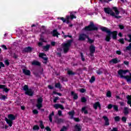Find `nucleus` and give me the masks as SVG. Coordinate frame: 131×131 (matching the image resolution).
<instances>
[{
  "mask_svg": "<svg viewBox=\"0 0 131 131\" xmlns=\"http://www.w3.org/2000/svg\"><path fill=\"white\" fill-rule=\"evenodd\" d=\"M54 115H55V113H54V112H52V113L49 115V118L50 122H53V116H54Z\"/></svg>",
  "mask_w": 131,
  "mask_h": 131,
  "instance_id": "nucleus-25",
  "label": "nucleus"
},
{
  "mask_svg": "<svg viewBox=\"0 0 131 131\" xmlns=\"http://www.w3.org/2000/svg\"><path fill=\"white\" fill-rule=\"evenodd\" d=\"M23 73L25 75H27L28 76H30V74H31L30 70H26L25 69L23 70Z\"/></svg>",
  "mask_w": 131,
  "mask_h": 131,
  "instance_id": "nucleus-13",
  "label": "nucleus"
},
{
  "mask_svg": "<svg viewBox=\"0 0 131 131\" xmlns=\"http://www.w3.org/2000/svg\"><path fill=\"white\" fill-rule=\"evenodd\" d=\"M53 36H57V37H59V36H58V35H60V33H59L57 31V30H54L53 33Z\"/></svg>",
  "mask_w": 131,
  "mask_h": 131,
  "instance_id": "nucleus-27",
  "label": "nucleus"
},
{
  "mask_svg": "<svg viewBox=\"0 0 131 131\" xmlns=\"http://www.w3.org/2000/svg\"><path fill=\"white\" fill-rule=\"evenodd\" d=\"M50 47H51V45H47L46 46H44L43 47V49L45 51H49V50H50Z\"/></svg>",
  "mask_w": 131,
  "mask_h": 131,
  "instance_id": "nucleus-29",
  "label": "nucleus"
},
{
  "mask_svg": "<svg viewBox=\"0 0 131 131\" xmlns=\"http://www.w3.org/2000/svg\"><path fill=\"white\" fill-rule=\"evenodd\" d=\"M72 41H73V40H69L67 43H63L61 45L64 53H66L69 51V48L71 46Z\"/></svg>",
  "mask_w": 131,
  "mask_h": 131,
  "instance_id": "nucleus-2",
  "label": "nucleus"
},
{
  "mask_svg": "<svg viewBox=\"0 0 131 131\" xmlns=\"http://www.w3.org/2000/svg\"><path fill=\"white\" fill-rule=\"evenodd\" d=\"M1 99L2 100H6V99H7V96H6V95H2Z\"/></svg>",
  "mask_w": 131,
  "mask_h": 131,
  "instance_id": "nucleus-52",
  "label": "nucleus"
},
{
  "mask_svg": "<svg viewBox=\"0 0 131 131\" xmlns=\"http://www.w3.org/2000/svg\"><path fill=\"white\" fill-rule=\"evenodd\" d=\"M5 64L6 65H7V66H9V65H10V62H9V61H8V60H5Z\"/></svg>",
  "mask_w": 131,
  "mask_h": 131,
  "instance_id": "nucleus-53",
  "label": "nucleus"
},
{
  "mask_svg": "<svg viewBox=\"0 0 131 131\" xmlns=\"http://www.w3.org/2000/svg\"><path fill=\"white\" fill-rule=\"evenodd\" d=\"M119 103L121 106H124V102H119Z\"/></svg>",
  "mask_w": 131,
  "mask_h": 131,
  "instance_id": "nucleus-64",
  "label": "nucleus"
},
{
  "mask_svg": "<svg viewBox=\"0 0 131 131\" xmlns=\"http://www.w3.org/2000/svg\"><path fill=\"white\" fill-rule=\"evenodd\" d=\"M81 57L82 59V61H84L85 60V59L83 57V54L82 53H81Z\"/></svg>",
  "mask_w": 131,
  "mask_h": 131,
  "instance_id": "nucleus-49",
  "label": "nucleus"
},
{
  "mask_svg": "<svg viewBox=\"0 0 131 131\" xmlns=\"http://www.w3.org/2000/svg\"><path fill=\"white\" fill-rule=\"evenodd\" d=\"M87 38H88V41L89 43H93V42H94V40L90 38V37H89V36H88Z\"/></svg>",
  "mask_w": 131,
  "mask_h": 131,
  "instance_id": "nucleus-36",
  "label": "nucleus"
},
{
  "mask_svg": "<svg viewBox=\"0 0 131 131\" xmlns=\"http://www.w3.org/2000/svg\"><path fill=\"white\" fill-rule=\"evenodd\" d=\"M90 56H94V53L96 52V48L94 45H91L90 48Z\"/></svg>",
  "mask_w": 131,
  "mask_h": 131,
  "instance_id": "nucleus-10",
  "label": "nucleus"
},
{
  "mask_svg": "<svg viewBox=\"0 0 131 131\" xmlns=\"http://www.w3.org/2000/svg\"><path fill=\"white\" fill-rule=\"evenodd\" d=\"M46 130H47V131H51V128L50 127H46Z\"/></svg>",
  "mask_w": 131,
  "mask_h": 131,
  "instance_id": "nucleus-61",
  "label": "nucleus"
},
{
  "mask_svg": "<svg viewBox=\"0 0 131 131\" xmlns=\"http://www.w3.org/2000/svg\"><path fill=\"white\" fill-rule=\"evenodd\" d=\"M55 88H57L58 89H61V84L60 83H57L55 85Z\"/></svg>",
  "mask_w": 131,
  "mask_h": 131,
  "instance_id": "nucleus-35",
  "label": "nucleus"
},
{
  "mask_svg": "<svg viewBox=\"0 0 131 131\" xmlns=\"http://www.w3.org/2000/svg\"><path fill=\"white\" fill-rule=\"evenodd\" d=\"M8 120H11V121H13V120H15L16 119V117L14 116L13 114H9L8 116Z\"/></svg>",
  "mask_w": 131,
  "mask_h": 131,
  "instance_id": "nucleus-15",
  "label": "nucleus"
},
{
  "mask_svg": "<svg viewBox=\"0 0 131 131\" xmlns=\"http://www.w3.org/2000/svg\"><path fill=\"white\" fill-rule=\"evenodd\" d=\"M126 72H128V70H120L118 74L119 75H120L121 78H124L126 80L127 82H130L131 81V73H129V76L127 75V76H123L125 75L126 74Z\"/></svg>",
  "mask_w": 131,
  "mask_h": 131,
  "instance_id": "nucleus-1",
  "label": "nucleus"
},
{
  "mask_svg": "<svg viewBox=\"0 0 131 131\" xmlns=\"http://www.w3.org/2000/svg\"><path fill=\"white\" fill-rule=\"evenodd\" d=\"M126 51H130V50H131V46L129 45V44L128 46L126 47Z\"/></svg>",
  "mask_w": 131,
  "mask_h": 131,
  "instance_id": "nucleus-46",
  "label": "nucleus"
},
{
  "mask_svg": "<svg viewBox=\"0 0 131 131\" xmlns=\"http://www.w3.org/2000/svg\"><path fill=\"white\" fill-rule=\"evenodd\" d=\"M88 35L84 34H81L79 36V40H84L85 38H87Z\"/></svg>",
  "mask_w": 131,
  "mask_h": 131,
  "instance_id": "nucleus-11",
  "label": "nucleus"
},
{
  "mask_svg": "<svg viewBox=\"0 0 131 131\" xmlns=\"http://www.w3.org/2000/svg\"><path fill=\"white\" fill-rule=\"evenodd\" d=\"M80 93H84L85 92V89H81L80 90Z\"/></svg>",
  "mask_w": 131,
  "mask_h": 131,
  "instance_id": "nucleus-57",
  "label": "nucleus"
},
{
  "mask_svg": "<svg viewBox=\"0 0 131 131\" xmlns=\"http://www.w3.org/2000/svg\"><path fill=\"white\" fill-rule=\"evenodd\" d=\"M119 62H120V60L117 59V58H115V59H112L110 61V63L112 64V63H113V64H117V63H119Z\"/></svg>",
  "mask_w": 131,
  "mask_h": 131,
  "instance_id": "nucleus-17",
  "label": "nucleus"
},
{
  "mask_svg": "<svg viewBox=\"0 0 131 131\" xmlns=\"http://www.w3.org/2000/svg\"><path fill=\"white\" fill-rule=\"evenodd\" d=\"M111 95H112L111 92L108 91L106 93V97H108V98H110V97H111Z\"/></svg>",
  "mask_w": 131,
  "mask_h": 131,
  "instance_id": "nucleus-38",
  "label": "nucleus"
},
{
  "mask_svg": "<svg viewBox=\"0 0 131 131\" xmlns=\"http://www.w3.org/2000/svg\"><path fill=\"white\" fill-rule=\"evenodd\" d=\"M67 37H70V38H71L72 37V36L69 35H64V38H67Z\"/></svg>",
  "mask_w": 131,
  "mask_h": 131,
  "instance_id": "nucleus-54",
  "label": "nucleus"
},
{
  "mask_svg": "<svg viewBox=\"0 0 131 131\" xmlns=\"http://www.w3.org/2000/svg\"><path fill=\"white\" fill-rule=\"evenodd\" d=\"M122 121L123 122H126V118L125 117H122Z\"/></svg>",
  "mask_w": 131,
  "mask_h": 131,
  "instance_id": "nucleus-47",
  "label": "nucleus"
},
{
  "mask_svg": "<svg viewBox=\"0 0 131 131\" xmlns=\"http://www.w3.org/2000/svg\"><path fill=\"white\" fill-rule=\"evenodd\" d=\"M55 122L57 123V124H60V123H63V122H64V120L61 118H58L56 120Z\"/></svg>",
  "mask_w": 131,
  "mask_h": 131,
  "instance_id": "nucleus-22",
  "label": "nucleus"
},
{
  "mask_svg": "<svg viewBox=\"0 0 131 131\" xmlns=\"http://www.w3.org/2000/svg\"><path fill=\"white\" fill-rule=\"evenodd\" d=\"M113 9H114V11H115L116 15H119V11H118V9H117V8L113 7Z\"/></svg>",
  "mask_w": 131,
  "mask_h": 131,
  "instance_id": "nucleus-30",
  "label": "nucleus"
},
{
  "mask_svg": "<svg viewBox=\"0 0 131 131\" xmlns=\"http://www.w3.org/2000/svg\"><path fill=\"white\" fill-rule=\"evenodd\" d=\"M58 114L59 116H63V115H62V111H58Z\"/></svg>",
  "mask_w": 131,
  "mask_h": 131,
  "instance_id": "nucleus-48",
  "label": "nucleus"
},
{
  "mask_svg": "<svg viewBox=\"0 0 131 131\" xmlns=\"http://www.w3.org/2000/svg\"><path fill=\"white\" fill-rule=\"evenodd\" d=\"M33 129L34 130H38V129H39V126L37 125H34L33 127Z\"/></svg>",
  "mask_w": 131,
  "mask_h": 131,
  "instance_id": "nucleus-33",
  "label": "nucleus"
},
{
  "mask_svg": "<svg viewBox=\"0 0 131 131\" xmlns=\"http://www.w3.org/2000/svg\"><path fill=\"white\" fill-rule=\"evenodd\" d=\"M101 30H102V31H104V32H106V33H107V34H109L110 33V32L111 31H110V30H108L106 27L102 28Z\"/></svg>",
  "mask_w": 131,
  "mask_h": 131,
  "instance_id": "nucleus-23",
  "label": "nucleus"
},
{
  "mask_svg": "<svg viewBox=\"0 0 131 131\" xmlns=\"http://www.w3.org/2000/svg\"><path fill=\"white\" fill-rule=\"evenodd\" d=\"M75 129L77 131H81V126H80V124H77L75 126Z\"/></svg>",
  "mask_w": 131,
  "mask_h": 131,
  "instance_id": "nucleus-24",
  "label": "nucleus"
},
{
  "mask_svg": "<svg viewBox=\"0 0 131 131\" xmlns=\"http://www.w3.org/2000/svg\"><path fill=\"white\" fill-rule=\"evenodd\" d=\"M81 101L82 103H85V102H86V98H85V97H82Z\"/></svg>",
  "mask_w": 131,
  "mask_h": 131,
  "instance_id": "nucleus-39",
  "label": "nucleus"
},
{
  "mask_svg": "<svg viewBox=\"0 0 131 131\" xmlns=\"http://www.w3.org/2000/svg\"><path fill=\"white\" fill-rule=\"evenodd\" d=\"M111 35L113 36V39H116V37H117V32H111V31L110 33L106 36L105 40H106V41H110L111 39L110 36H111Z\"/></svg>",
  "mask_w": 131,
  "mask_h": 131,
  "instance_id": "nucleus-4",
  "label": "nucleus"
},
{
  "mask_svg": "<svg viewBox=\"0 0 131 131\" xmlns=\"http://www.w3.org/2000/svg\"><path fill=\"white\" fill-rule=\"evenodd\" d=\"M93 107L94 109L97 110L98 109V107H99V108H101V105H100V102H97L93 105Z\"/></svg>",
  "mask_w": 131,
  "mask_h": 131,
  "instance_id": "nucleus-19",
  "label": "nucleus"
},
{
  "mask_svg": "<svg viewBox=\"0 0 131 131\" xmlns=\"http://www.w3.org/2000/svg\"><path fill=\"white\" fill-rule=\"evenodd\" d=\"M0 66L1 67H5V64L3 62H0Z\"/></svg>",
  "mask_w": 131,
  "mask_h": 131,
  "instance_id": "nucleus-62",
  "label": "nucleus"
},
{
  "mask_svg": "<svg viewBox=\"0 0 131 131\" xmlns=\"http://www.w3.org/2000/svg\"><path fill=\"white\" fill-rule=\"evenodd\" d=\"M33 113L34 114H37L38 113V111L36 110H33Z\"/></svg>",
  "mask_w": 131,
  "mask_h": 131,
  "instance_id": "nucleus-51",
  "label": "nucleus"
},
{
  "mask_svg": "<svg viewBox=\"0 0 131 131\" xmlns=\"http://www.w3.org/2000/svg\"><path fill=\"white\" fill-rule=\"evenodd\" d=\"M115 111H118V106L117 105H113V106Z\"/></svg>",
  "mask_w": 131,
  "mask_h": 131,
  "instance_id": "nucleus-41",
  "label": "nucleus"
},
{
  "mask_svg": "<svg viewBox=\"0 0 131 131\" xmlns=\"http://www.w3.org/2000/svg\"><path fill=\"white\" fill-rule=\"evenodd\" d=\"M67 127L66 126H63L60 131H67Z\"/></svg>",
  "mask_w": 131,
  "mask_h": 131,
  "instance_id": "nucleus-42",
  "label": "nucleus"
},
{
  "mask_svg": "<svg viewBox=\"0 0 131 131\" xmlns=\"http://www.w3.org/2000/svg\"><path fill=\"white\" fill-rule=\"evenodd\" d=\"M119 27L120 29H124V26L122 25H119Z\"/></svg>",
  "mask_w": 131,
  "mask_h": 131,
  "instance_id": "nucleus-55",
  "label": "nucleus"
},
{
  "mask_svg": "<svg viewBox=\"0 0 131 131\" xmlns=\"http://www.w3.org/2000/svg\"><path fill=\"white\" fill-rule=\"evenodd\" d=\"M58 100H59V97H55V98L54 99V100H53L54 103H57V101H58Z\"/></svg>",
  "mask_w": 131,
  "mask_h": 131,
  "instance_id": "nucleus-45",
  "label": "nucleus"
},
{
  "mask_svg": "<svg viewBox=\"0 0 131 131\" xmlns=\"http://www.w3.org/2000/svg\"><path fill=\"white\" fill-rule=\"evenodd\" d=\"M123 113L124 114H125V115H127V114H128V113H129V108H128V107H124V111H123Z\"/></svg>",
  "mask_w": 131,
  "mask_h": 131,
  "instance_id": "nucleus-21",
  "label": "nucleus"
},
{
  "mask_svg": "<svg viewBox=\"0 0 131 131\" xmlns=\"http://www.w3.org/2000/svg\"><path fill=\"white\" fill-rule=\"evenodd\" d=\"M32 51V48L30 47H26L24 49L25 53H30Z\"/></svg>",
  "mask_w": 131,
  "mask_h": 131,
  "instance_id": "nucleus-16",
  "label": "nucleus"
},
{
  "mask_svg": "<svg viewBox=\"0 0 131 131\" xmlns=\"http://www.w3.org/2000/svg\"><path fill=\"white\" fill-rule=\"evenodd\" d=\"M68 114L69 116H70V119H74L76 122H78L79 121V118H74V116L75 115V112L74 111L69 112Z\"/></svg>",
  "mask_w": 131,
  "mask_h": 131,
  "instance_id": "nucleus-7",
  "label": "nucleus"
},
{
  "mask_svg": "<svg viewBox=\"0 0 131 131\" xmlns=\"http://www.w3.org/2000/svg\"><path fill=\"white\" fill-rule=\"evenodd\" d=\"M24 91H25V95H28V96H33V91L32 90L28 89V85H25L23 88Z\"/></svg>",
  "mask_w": 131,
  "mask_h": 131,
  "instance_id": "nucleus-6",
  "label": "nucleus"
},
{
  "mask_svg": "<svg viewBox=\"0 0 131 131\" xmlns=\"http://www.w3.org/2000/svg\"><path fill=\"white\" fill-rule=\"evenodd\" d=\"M71 19L72 20V19H75L76 18V16H75L74 15L72 14V13H71L70 14Z\"/></svg>",
  "mask_w": 131,
  "mask_h": 131,
  "instance_id": "nucleus-40",
  "label": "nucleus"
},
{
  "mask_svg": "<svg viewBox=\"0 0 131 131\" xmlns=\"http://www.w3.org/2000/svg\"><path fill=\"white\" fill-rule=\"evenodd\" d=\"M95 80H96V78H95V76H92L91 77V79L90 80V82L91 83H93V82H94V81H95Z\"/></svg>",
  "mask_w": 131,
  "mask_h": 131,
  "instance_id": "nucleus-32",
  "label": "nucleus"
},
{
  "mask_svg": "<svg viewBox=\"0 0 131 131\" xmlns=\"http://www.w3.org/2000/svg\"><path fill=\"white\" fill-rule=\"evenodd\" d=\"M5 121H6V123L9 125V126H12V124H13V121L9 120L7 118H5Z\"/></svg>",
  "mask_w": 131,
  "mask_h": 131,
  "instance_id": "nucleus-20",
  "label": "nucleus"
},
{
  "mask_svg": "<svg viewBox=\"0 0 131 131\" xmlns=\"http://www.w3.org/2000/svg\"><path fill=\"white\" fill-rule=\"evenodd\" d=\"M112 0H100V2H104V3H109V2H111Z\"/></svg>",
  "mask_w": 131,
  "mask_h": 131,
  "instance_id": "nucleus-50",
  "label": "nucleus"
},
{
  "mask_svg": "<svg viewBox=\"0 0 131 131\" xmlns=\"http://www.w3.org/2000/svg\"><path fill=\"white\" fill-rule=\"evenodd\" d=\"M38 47H41L42 46V42H39L38 43Z\"/></svg>",
  "mask_w": 131,
  "mask_h": 131,
  "instance_id": "nucleus-63",
  "label": "nucleus"
},
{
  "mask_svg": "<svg viewBox=\"0 0 131 131\" xmlns=\"http://www.w3.org/2000/svg\"><path fill=\"white\" fill-rule=\"evenodd\" d=\"M120 120V118L119 116L115 117V121H119Z\"/></svg>",
  "mask_w": 131,
  "mask_h": 131,
  "instance_id": "nucleus-44",
  "label": "nucleus"
},
{
  "mask_svg": "<svg viewBox=\"0 0 131 131\" xmlns=\"http://www.w3.org/2000/svg\"><path fill=\"white\" fill-rule=\"evenodd\" d=\"M43 101V99H42V98L40 97L39 98H38L37 99V103L36 105L37 108L38 109H40L41 108V107H42V101Z\"/></svg>",
  "mask_w": 131,
  "mask_h": 131,
  "instance_id": "nucleus-8",
  "label": "nucleus"
},
{
  "mask_svg": "<svg viewBox=\"0 0 131 131\" xmlns=\"http://www.w3.org/2000/svg\"><path fill=\"white\" fill-rule=\"evenodd\" d=\"M104 10L105 13L108 15H111V16H112L113 17H115L116 19H120V18H121V16L115 15V13H114V12L109 8H104Z\"/></svg>",
  "mask_w": 131,
  "mask_h": 131,
  "instance_id": "nucleus-3",
  "label": "nucleus"
},
{
  "mask_svg": "<svg viewBox=\"0 0 131 131\" xmlns=\"http://www.w3.org/2000/svg\"><path fill=\"white\" fill-rule=\"evenodd\" d=\"M68 74H69V75H74L75 74V73L72 72V71L68 70Z\"/></svg>",
  "mask_w": 131,
  "mask_h": 131,
  "instance_id": "nucleus-34",
  "label": "nucleus"
},
{
  "mask_svg": "<svg viewBox=\"0 0 131 131\" xmlns=\"http://www.w3.org/2000/svg\"><path fill=\"white\" fill-rule=\"evenodd\" d=\"M32 65H34L35 66H40V63L37 61H34L32 62Z\"/></svg>",
  "mask_w": 131,
  "mask_h": 131,
  "instance_id": "nucleus-28",
  "label": "nucleus"
},
{
  "mask_svg": "<svg viewBox=\"0 0 131 131\" xmlns=\"http://www.w3.org/2000/svg\"><path fill=\"white\" fill-rule=\"evenodd\" d=\"M46 56H47V55L44 53L39 54V57H40V58H42V59H43V60L45 61L43 62V63H45V64H47V61H48V57H44Z\"/></svg>",
  "mask_w": 131,
  "mask_h": 131,
  "instance_id": "nucleus-9",
  "label": "nucleus"
},
{
  "mask_svg": "<svg viewBox=\"0 0 131 131\" xmlns=\"http://www.w3.org/2000/svg\"><path fill=\"white\" fill-rule=\"evenodd\" d=\"M86 31H93L94 30H98V27H96L93 21L90 22L89 26L85 27Z\"/></svg>",
  "mask_w": 131,
  "mask_h": 131,
  "instance_id": "nucleus-5",
  "label": "nucleus"
},
{
  "mask_svg": "<svg viewBox=\"0 0 131 131\" xmlns=\"http://www.w3.org/2000/svg\"><path fill=\"white\" fill-rule=\"evenodd\" d=\"M119 41L121 43L123 44V43H124V39H123V38L120 39L119 40Z\"/></svg>",
  "mask_w": 131,
  "mask_h": 131,
  "instance_id": "nucleus-43",
  "label": "nucleus"
},
{
  "mask_svg": "<svg viewBox=\"0 0 131 131\" xmlns=\"http://www.w3.org/2000/svg\"><path fill=\"white\" fill-rule=\"evenodd\" d=\"M116 54H117V55H120L121 54V51H120V50H118L116 51Z\"/></svg>",
  "mask_w": 131,
  "mask_h": 131,
  "instance_id": "nucleus-58",
  "label": "nucleus"
},
{
  "mask_svg": "<svg viewBox=\"0 0 131 131\" xmlns=\"http://www.w3.org/2000/svg\"><path fill=\"white\" fill-rule=\"evenodd\" d=\"M39 122H40L39 126L40 128L41 129L45 128V126L43 125V123L42 121H40Z\"/></svg>",
  "mask_w": 131,
  "mask_h": 131,
  "instance_id": "nucleus-31",
  "label": "nucleus"
},
{
  "mask_svg": "<svg viewBox=\"0 0 131 131\" xmlns=\"http://www.w3.org/2000/svg\"><path fill=\"white\" fill-rule=\"evenodd\" d=\"M112 131H119V130H118V128H117L116 127H114L113 128V129L112 130Z\"/></svg>",
  "mask_w": 131,
  "mask_h": 131,
  "instance_id": "nucleus-59",
  "label": "nucleus"
},
{
  "mask_svg": "<svg viewBox=\"0 0 131 131\" xmlns=\"http://www.w3.org/2000/svg\"><path fill=\"white\" fill-rule=\"evenodd\" d=\"M54 107L55 108V109H59V108H60L61 110H64V106L60 104H54Z\"/></svg>",
  "mask_w": 131,
  "mask_h": 131,
  "instance_id": "nucleus-12",
  "label": "nucleus"
},
{
  "mask_svg": "<svg viewBox=\"0 0 131 131\" xmlns=\"http://www.w3.org/2000/svg\"><path fill=\"white\" fill-rule=\"evenodd\" d=\"M112 107H113V105L111 104H108L107 108L108 109H112Z\"/></svg>",
  "mask_w": 131,
  "mask_h": 131,
  "instance_id": "nucleus-56",
  "label": "nucleus"
},
{
  "mask_svg": "<svg viewBox=\"0 0 131 131\" xmlns=\"http://www.w3.org/2000/svg\"><path fill=\"white\" fill-rule=\"evenodd\" d=\"M102 118L105 121V125H109L110 123H109V119H108V117L104 116L102 117Z\"/></svg>",
  "mask_w": 131,
  "mask_h": 131,
  "instance_id": "nucleus-14",
  "label": "nucleus"
},
{
  "mask_svg": "<svg viewBox=\"0 0 131 131\" xmlns=\"http://www.w3.org/2000/svg\"><path fill=\"white\" fill-rule=\"evenodd\" d=\"M0 89H3V91L5 92L6 93H8V91H9V89H8V88H6L5 85L0 84Z\"/></svg>",
  "mask_w": 131,
  "mask_h": 131,
  "instance_id": "nucleus-18",
  "label": "nucleus"
},
{
  "mask_svg": "<svg viewBox=\"0 0 131 131\" xmlns=\"http://www.w3.org/2000/svg\"><path fill=\"white\" fill-rule=\"evenodd\" d=\"M128 37L130 38L129 40H128V41L129 42H131V35H130V34H129V35H128Z\"/></svg>",
  "mask_w": 131,
  "mask_h": 131,
  "instance_id": "nucleus-60",
  "label": "nucleus"
},
{
  "mask_svg": "<svg viewBox=\"0 0 131 131\" xmlns=\"http://www.w3.org/2000/svg\"><path fill=\"white\" fill-rule=\"evenodd\" d=\"M71 95L72 96H73V99L74 100H77V99H78V96H77V94H75L74 92L72 91L71 92Z\"/></svg>",
  "mask_w": 131,
  "mask_h": 131,
  "instance_id": "nucleus-26",
  "label": "nucleus"
},
{
  "mask_svg": "<svg viewBox=\"0 0 131 131\" xmlns=\"http://www.w3.org/2000/svg\"><path fill=\"white\" fill-rule=\"evenodd\" d=\"M97 74L99 75H100V74H102L103 73V71H102L101 69H99L96 71Z\"/></svg>",
  "mask_w": 131,
  "mask_h": 131,
  "instance_id": "nucleus-37",
  "label": "nucleus"
}]
</instances>
